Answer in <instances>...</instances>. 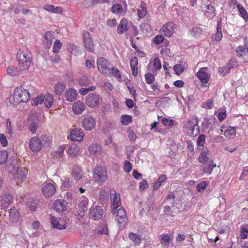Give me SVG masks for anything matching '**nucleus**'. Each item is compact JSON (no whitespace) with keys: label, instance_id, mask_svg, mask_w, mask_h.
I'll use <instances>...</instances> for the list:
<instances>
[{"label":"nucleus","instance_id":"f257e3e1","mask_svg":"<svg viewBox=\"0 0 248 248\" xmlns=\"http://www.w3.org/2000/svg\"><path fill=\"white\" fill-rule=\"evenodd\" d=\"M17 57L18 59V65L20 70L17 67L13 65L8 66L6 69V72L10 76H16L20 74V70H28L31 65V54L27 50L18 52Z\"/></svg>","mask_w":248,"mask_h":248},{"label":"nucleus","instance_id":"f03ea898","mask_svg":"<svg viewBox=\"0 0 248 248\" xmlns=\"http://www.w3.org/2000/svg\"><path fill=\"white\" fill-rule=\"evenodd\" d=\"M30 98V93L28 90L22 86L17 87L14 91L13 94L10 96V100H13L14 103L20 102H26Z\"/></svg>","mask_w":248,"mask_h":248},{"label":"nucleus","instance_id":"7ed1b4c3","mask_svg":"<svg viewBox=\"0 0 248 248\" xmlns=\"http://www.w3.org/2000/svg\"><path fill=\"white\" fill-rule=\"evenodd\" d=\"M197 117H193L184 123L185 128L188 135L194 137L199 132V126Z\"/></svg>","mask_w":248,"mask_h":248},{"label":"nucleus","instance_id":"20e7f679","mask_svg":"<svg viewBox=\"0 0 248 248\" xmlns=\"http://www.w3.org/2000/svg\"><path fill=\"white\" fill-rule=\"evenodd\" d=\"M97 65L98 71L106 76H110L113 66L106 58L100 57L97 60Z\"/></svg>","mask_w":248,"mask_h":248},{"label":"nucleus","instance_id":"39448f33","mask_svg":"<svg viewBox=\"0 0 248 248\" xmlns=\"http://www.w3.org/2000/svg\"><path fill=\"white\" fill-rule=\"evenodd\" d=\"M8 171L13 173L14 178L17 183H22L27 178L28 170L24 167H18L16 170L14 166L9 165Z\"/></svg>","mask_w":248,"mask_h":248},{"label":"nucleus","instance_id":"423d86ee","mask_svg":"<svg viewBox=\"0 0 248 248\" xmlns=\"http://www.w3.org/2000/svg\"><path fill=\"white\" fill-rule=\"evenodd\" d=\"M93 179L98 184L105 182L108 178L107 169L101 166H97L93 170Z\"/></svg>","mask_w":248,"mask_h":248},{"label":"nucleus","instance_id":"0eeeda50","mask_svg":"<svg viewBox=\"0 0 248 248\" xmlns=\"http://www.w3.org/2000/svg\"><path fill=\"white\" fill-rule=\"evenodd\" d=\"M196 76L202 84V87L207 88L209 87L211 73L209 72L207 67H204L200 68Z\"/></svg>","mask_w":248,"mask_h":248},{"label":"nucleus","instance_id":"6e6552de","mask_svg":"<svg viewBox=\"0 0 248 248\" xmlns=\"http://www.w3.org/2000/svg\"><path fill=\"white\" fill-rule=\"evenodd\" d=\"M112 213L115 215V220L119 224L124 226L127 220V215L125 210L123 208L119 209L111 210Z\"/></svg>","mask_w":248,"mask_h":248},{"label":"nucleus","instance_id":"1a4fd4ad","mask_svg":"<svg viewBox=\"0 0 248 248\" xmlns=\"http://www.w3.org/2000/svg\"><path fill=\"white\" fill-rule=\"evenodd\" d=\"M101 97L96 93H90L86 98V104L90 108H95L98 106Z\"/></svg>","mask_w":248,"mask_h":248},{"label":"nucleus","instance_id":"9d476101","mask_svg":"<svg viewBox=\"0 0 248 248\" xmlns=\"http://www.w3.org/2000/svg\"><path fill=\"white\" fill-rule=\"evenodd\" d=\"M29 147L32 152H39L42 148L41 139L36 136L32 137L29 142Z\"/></svg>","mask_w":248,"mask_h":248},{"label":"nucleus","instance_id":"9b49d317","mask_svg":"<svg viewBox=\"0 0 248 248\" xmlns=\"http://www.w3.org/2000/svg\"><path fill=\"white\" fill-rule=\"evenodd\" d=\"M56 191L55 183H46L42 188V193L45 197H50L53 195Z\"/></svg>","mask_w":248,"mask_h":248},{"label":"nucleus","instance_id":"f8f14e48","mask_svg":"<svg viewBox=\"0 0 248 248\" xmlns=\"http://www.w3.org/2000/svg\"><path fill=\"white\" fill-rule=\"evenodd\" d=\"M174 24L169 22L165 24L160 30V32L165 36L170 37L174 32Z\"/></svg>","mask_w":248,"mask_h":248},{"label":"nucleus","instance_id":"ddd939ff","mask_svg":"<svg viewBox=\"0 0 248 248\" xmlns=\"http://www.w3.org/2000/svg\"><path fill=\"white\" fill-rule=\"evenodd\" d=\"M110 198L111 200V210L117 209L120 205V196L119 194L116 193L114 189H111L110 191Z\"/></svg>","mask_w":248,"mask_h":248},{"label":"nucleus","instance_id":"4468645a","mask_svg":"<svg viewBox=\"0 0 248 248\" xmlns=\"http://www.w3.org/2000/svg\"><path fill=\"white\" fill-rule=\"evenodd\" d=\"M84 42L86 49L91 52L94 50V46L90 34L88 31H85L83 34Z\"/></svg>","mask_w":248,"mask_h":248},{"label":"nucleus","instance_id":"2eb2a0df","mask_svg":"<svg viewBox=\"0 0 248 248\" xmlns=\"http://www.w3.org/2000/svg\"><path fill=\"white\" fill-rule=\"evenodd\" d=\"M89 200L85 196H81L77 204L78 209L80 213H84L87 210Z\"/></svg>","mask_w":248,"mask_h":248},{"label":"nucleus","instance_id":"dca6fc26","mask_svg":"<svg viewBox=\"0 0 248 248\" xmlns=\"http://www.w3.org/2000/svg\"><path fill=\"white\" fill-rule=\"evenodd\" d=\"M103 214V210L99 206L92 207L90 210L89 215L93 219H98L100 218Z\"/></svg>","mask_w":248,"mask_h":248},{"label":"nucleus","instance_id":"f3484780","mask_svg":"<svg viewBox=\"0 0 248 248\" xmlns=\"http://www.w3.org/2000/svg\"><path fill=\"white\" fill-rule=\"evenodd\" d=\"M50 221L51 225L54 228L59 230H62L66 228L65 221L60 218L51 217H50Z\"/></svg>","mask_w":248,"mask_h":248},{"label":"nucleus","instance_id":"a211bd4d","mask_svg":"<svg viewBox=\"0 0 248 248\" xmlns=\"http://www.w3.org/2000/svg\"><path fill=\"white\" fill-rule=\"evenodd\" d=\"M96 124L95 120L92 117H85L82 122V126L86 130H91L94 128Z\"/></svg>","mask_w":248,"mask_h":248},{"label":"nucleus","instance_id":"6ab92c4d","mask_svg":"<svg viewBox=\"0 0 248 248\" xmlns=\"http://www.w3.org/2000/svg\"><path fill=\"white\" fill-rule=\"evenodd\" d=\"M236 53L239 57H242L248 53V39L247 37L244 38V45L237 47Z\"/></svg>","mask_w":248,"mask_h":248},{"label":"nucleus","instance_id":"aec40b11","mask_svg":"<svg viewBox=\"0 0 248 248\" xmlns=\"http://www.w3.org/2000/svg\"><path fill=\"white\" fill-rule=\"evenodd\" d=\"M13 196L10 194H5L0 197V208H5L12 202Z\"/></svg>","mask_w":248,"mask_h":248},{"label":"nucleus","instance_id":"412c9836","mask_svg":"<svg viewBox=\"0 0 248 248\" xmlns=\"http://www.w3.org/2000/svg\"><path fill=\"white\" fill-rule=\"evenodd\" d=\"M84 134L81 130L78 129H73L70 134V138L72 140L81 141L83 140Z\"/></svg>","mask_w":248,"mask_h":248},{"label":"nucleus","instance_id":"4be33fe9","mask_svg":"<svg viewBox=\"0 0 248 248\" xmlns=\"http://www.w3.org/2000/svg\"><path fill=\"white\" fill-rule=\"evenodd\" d=\"M224 125L221 126V131L224 132V135L226 138L230 139H233L236 135V129L234 127L229 126L226 129L223 130Z\"/></svg>","mask_w":248,"mask_h":248},{"label":"nucleus","instance_id":"5701e85b","mask_svg":"<svg viewBox=\"0 0 248 248\" xmlns=\"http://www.w3.org/2000/svg\"><path fill=\"white\" fill-rule=\"evenodd\" d=\"M209 153L207 148L203 147L201 150L198 160L202 164L206 163L209 160Z\"/></svg>","mask_w":248,"mask_h":248},{"label":"nucleus","instance_id":"b1692460","mask_svg":"<svg viewBox=\"0 0 248 248\" xmlns=\"http://www.w3.org/2000/svg\"><path fill=\"white\" fill-rule=\"evenodd\" d=\"M77 91L73 88L67 90L64 93V97L68 101L73 102L75 100L77 96Z\"/></svg>","mask_w":248,"mask_h":248},{"label":"nucleus","instance_id":"393cba45","mask_svg":"<svg viewBox=\"0 0 248 248\" xmlns=\"http://www.w3.org/2000/svg\"><path fill=\"white\" fill-rule=\"evenodd\" d=\"M205 16L208 18H212L216 16L215 8L211 4H206L202 8Z\"/></svg>","mask_w":248,"mask_h":248},{"label":"nucleus","instance_id":"a878e982","mask_svg":"<svg viewBox=\"0 0 248 248\" xmlns=\"http://www.w3.org/2000/svg\"><path fill=\"white\" fill-rule=\"evenodd\" d=\"M85 105L80 101L74 103L72 106V109L75 114H80L85 109Z\"/></svg>","mask_w":248,"mask_h":248},{"label":"nucleus","instance_id":"bb28decb","mask_svg":"<svg viewBox=\"0 0 248 248\" xmlns=\"http://www.w3.org/2000/svg\"><path fill=\"white\" fill-rule=\"evenodd\" d=\"M71 175L75 180L78 181L80 180L82 178V172L80 167L75 166L73 167Z\"/></svg>","mask_w":248,"mask_h":248},{"label":"nucleus","instance_id":"cd10ccee","mask_svg":"<svg viewBox=\"0 0 248 248\" xmlns=\"http://www.w3.org/2000/svg\"><path fill=\"white\" fill-rule=\"evenodd\" d=\"M101 151V147L97 144H93L88 147V152L90 155L98 156Z\"/></svg>","mask_w":248,"mask_h":248},{"label":"nucleus","instance_id":"c85d7f7f","mask_svg":"<svg viewBox=\"0 0 248 248\" xmlns=\"http://www.w3.org/2000/svg\"><path fill=\"white\" fill-rule=\"evenodd\" d=\"M43 103L44 106L46 108H50L52 106L54 103V97L50 93H47L45 95H43Z\"/></svg>","mask_w":248,"mask_h":248},{"label":"nucleus","instance_id":"c756f323","mask_svg":"<svg viewBox=\"0 0 248 248\" xmlns=\"http://www.w3.org/2000/svg\"><path fill=\"white\" fill-rule=\"evenodd\" d=\"M221 20L219 19L217 21V32L215 34L213 35L212 39L214 41L219 42L222 38V33L221 31Z\"/></svg>","mask_w":248,"mask_h":248},{"label":"nucleus","instance_id":"7c9ffc66","mask_svg":"<svg viewBox=\"0 0 248 248\" xmlns=\"http://www.w3.org/2000/svg\"><path fill=\"white\" fill-rule=\"evenodd\" d=\"M20 217L18 211L15 207L10 209L9 211V219L13 222H16Z\"/></svg>","mask_w":248,"mask_h":248},{"label":"nucleus","instance_id":"2f4dec72","mask_svg":"<svg viewBox=\"0 0 248 248\" xmlns=\"http://www.w3.org/2000/svg\"><path fill=\"white\" fill-rule=\"evenodd\" d=\"M44 9L46 11L55 14H61L63 11V9L61 7H55L52 4H46L45 5Z\"/></svg>","mask_w":248,"mask_h":248},{"label":"nucleus","instance_id":"473e14b6","mask_svg":"<svg viewBox=\"0 0 248 248\" xmlns=\"http://www.w3.org/2000/svg\"><path fill=\"white\" fill-rule=\"evenodd\" d=\"M128 22L126 19L123 18L118 26L117 32L119 34H122L128 30Z\"/></svg>","mask_w":248,"mask_h":248},{"label":"nucleus","instance_id":"72a5a7b5","mask_svg":"<svg viewBox=\"0 0 248 248\" xmlns=\"http://www.w3.org/2000/svg\"><path fill=\"white\" fill-rule=\"evenodd\" d=\"M53 207L58 212H62L66 209L63 200H57L53 202Z\"/></svg>","mask_w":248,"mask_h":248},{"label":"nucleus","instance_id":"f704fd0d","mask_svg":"<svg viewBox=\"0 0 248 248\" xmlns=\"http://www.w3.org/2000/svg\"><path fill=\"white\" fill-rule=\"evenodd\" d=\"M130 67L132 74L134 76H137L138 74V60L137 57H134L130 59Z\"/></svg>","mask_w":248,"mask_h":248},{"label":"nucleus","instance_id":"c9c22d12","mask_svg":"<svg viewBox=\"0 0 248 248\" xmlns=\"http://www.w3.org/2000/svg\"><path fill=\"white\" fill-rule=\"evenodd\" d=\"M203 164L204 165L202 166V170L204 172L209 174H211L213 168L216 167V165L214 163L212 160H210L208 163H204Z\"/></svg>","mask_w":248,"mask_h":248},{"label":"nucleus","instance_id":"e433bc0d","mask_svg":"<svg viewBox=\"0 0 248 248\" xmlns=\"http://www.w3.org/2000/svg\"><path fill=\"white\" fill-rule=\"evenodd\" d=\"M67 153L71 156L74 157L79 155L80 149L78 145L74 144H71L68 147Z\"/></svg>","mask_w":248,"mask_h":248},{"label":"nucleus","instance_id":"4c0bfd02","mask_svg":"<svg viewBox=\"0 0 248 248\" xmlns=\"http://www.w3.org/2000/svg\"><path fill=\"white\" fill-rule=\"evenodd\" d=\"M167 179V176L165 174H162L159 176V178L155 182L153 185L154 190H157L162 184Z\"/></svg>","mask_w":248,"mask_h":248},{"label":"nucleus","instance_id":"58836bf2","mask_svg":"<svg viewBox=\"0 0 248 248\" xmlns=\"http://www.w3.org/2000/svg\"><path fill=\"white\" fill-rule=\"evenodd\" d=\"M32 116L30 115L28 119V123H29V129L30 131L34 134L38 127V122L37 120H36L35 121L31 122Z\"/></svg>","mask_w":248,"mask_h":248},{"label":"nucleus","instance_id":"ea45409f","mask_svg":"<svg viewBox=\"0 0 248 248\" xmlns=\"http://www.w3.org/2000/svg\"><path fill=\"white\" fill-rule=\"evenodd\" d=\"M129 239L135 244V245H139L141 242V237L138 234L133 232H130L128 234Z\"/></svg>","mask_w":248,"mask_h":248},{"label":"nucleus","instance_id":"a19ab883","mask_svg":"<svg viewBox=\"0 0 248 248\" xmlns=\"http://www.w3.org/2000/svg\"><path fill=\"white\" fill-rule=\"evenodd\" d=\"M147 10L145 3L142 1L140 3V8L138 9V15L140 18H143L147 14Z\"/></svg>","mask_w":248,"mask_h":248},{"label":"nucleus","instance_id":"79ce46f5","mask_svg":"<svg viewBox=\"0 0 248 248\" xmlns=\"http://www.w3.org/2000/svg\"><path fill=\"white\" fill-rule=\"evenodd\" d=\"M41 143L42 144V148L48 147L51 143L50 137L47 135L43 136L41 139Z\"/></svg>","mask_w":248,"mask_h":248},{"label":"nucleus","instance_id":"37998d69","mask_svg":"<svg viewBox=\"0 0 248 248\" xmlns=\"http://www.w3.org/2000/svg\"><path fill=\"white\" fill-rule=\"evenodd\" d=\"M237 9L239 13V15L245 21H247L248 20V14L244 6L242 5H238Z\"/></svg>","mask_w":248,"mask_h":248},{"label":"nucleus","instance_id":"c03bdc74","mask_svg":"<svg viewBox=\"0 0 248 248\" xmlns=\"http://www.w3.org/2000/svg\"><path fill=\"white\" fill-rule=\"evenodd\" d=\"M65 85L62 83H57L55 87V92L57 95H61L64 91Z\"/></svg>","mask_w":248,"mask_h":248},{"label":"nucleus","instance_id":"a18cd8bd","mask_svg":"<svg viewBox=\"0 0 248 248\" xmlns=\"http://www.w3.org/2000/svg\"><path fill=\"white\" fill-rule=\"evenodd\" d=\"M37 201L33 199H30L27 202V205L31 211H34L37 207Z\"/></svg>","mask_w":248,"mask_h":248},{"label":"nucleus","instance_id":"49530a36","mask_svg":"<svg viewBox=\"0 0 248 248\" xmlns=\"http://www.w3.org/2000/svg\"><path fill=\"white\" fill-rule=\"evenodd\" d=\"M8 152L5 150L0 151V165L4 164L7 160Z\"/></svg>","mask_w":248,"mask_h":248},{"label":"nucleus","instance_id":"de8ad7c7","mask_svg":"<svg viewBox=\"0 0 248 248\" xmlns=\"http://www.w3.org/2000/svg\"><path fill=\"white\" fill-rule=\"evenodd\" d=\"M132 117L129 115H123L121 117V122L124 125H127L132 122Z\"/></svg>","mask_w":248,"mask_h":248},{"label":"nucleus","instance_id":"09e8293b","mask_svg":"<svg viewBox=\"0 0 248 248\" xmlns=\"http://www.w3.org/2000/svg\"><path fill=\"white\" fill-rule=\"evenodd\" d=\"M202 30L199 27H195L190 31V33L194 37H198L202 34Z\"/></svg>","mask_w":248,"mask_h":248},{"label":"nucleus","instance_id":"8fccbe9b","mask_svg":"<svg viewBox=\"0 0 248 248\" xmlns=\"http://www.w3.org/2000/svg\"><path fill=\"white\" fill-rule=\"evenodd\" d=\"M111 11L115 14H120L123 12V8L120 4L116 3L114 4L111 8Z\"/></svg>","mask_w":248,"mask_h":248},{"label":"nucleus","instance_id":"3c124183","mask_svg":"<svg viewBox=\"0 0 248 248\" xmlns=\"http://www.w3.org/2000/svg\"><path fill=\"white\" fill-rule=\"evenodd\" d=\"M248 236V228L244 225L241 226L240 227V237L242 239L247 238Z\"/></svg>","mask_w":248,"mask_h":248},{"label":"nucleus","instance_id":"603ef678","mask_svg":"<svg viewBox=\"0 0 248 248\" xmlns=\"http://www.w3.org/2000/svg\"><path fill=\"white\" fill-rule=\"evenodd\" d=\"M96 89L95 86H91L88 88H82L79 91V93L82 95H86L89 92L94 91Z\"/></svg>","mask_w":248,"mask_h":248},{"label":"nucleus","instance_id":"864d4df0","mask_svg":"<svg viewBox=\"0 0 248 248\" xmlns=\"http://www.w3.org/2000/svg\"><path fill=\"white\" fill-rule=\"evenodd\" d=\"M62 43L59 40H56L54 42L53 47V52L54 53L57 54L60 49L62 48Z\"/></svg>","mask_w":248,"mask_h":248},{"label":"nucleus","instance_id":"5fc2aeb1","mask_svg":"<svg viewBox=\"0 0 248 248\" xmlns=\"http://www.w3.org/2000/svg\"><path fill=\"white\" fill-rule=\"evenodd\" d=\"M43 102V95L37 96L32 100L31 104L32 106H37L38 105L42 104Z\"/></svg>","mask_w":248,"mask_h":248},{"label":"nucleus","instance_id":"6e6d98bb","mask_svg":"<svg viewBox=\"0 0 248 248\" xmlns=\"http://www.w3.org/2000/svg\"><path fill=\"white\" fill-rule=\"evenodd\" d=\"M152 63L155 70H159L161 68V62L158 58H155L152 61Z\"/></svg>","mask_w":248,"mask_h":248},{"label":"nucleus","instance_id":"4d7b16f0","mask_svg":"<svg viewBox=\"0 0 248 248\" xmlns=\"http://www.w3.org/2000/svg\"><path fill=\"white\" fill-rule=\"evenodd\" d=\"M170 237L168 235H164L161 237V243L165 247H168L170 243Z\"/></svg>","mask_w":248,"mask_h":248},{"label":"nucleus","instance_id":"13d9d810","mask_svg":"<svg viewBox=\"0 0 248 248\" xmlns=\"http://www.w3.org/2000/svg\"><path fill=\"white\" fill-rule=\"evenodd\" d=\"M145 79L146 83L149 84H152L155 80V76L151 73H147L145 74Z\"/></svg>","mask_w":248,"mask_h":248},{"label":"nucleus","instance_id":"bf43d9fd","mask_svg":"<svg viewBox=\"0 0 248 248\" xmlns=\"http://www.w3.org/2000/svg\"><path fill=\"white\" fill-rule=\"evenodd\" d=\"M248 178V167H244L239 178V180H244Z\"/></svg>","mask_w":248,"mask_h":248},{"label":"nucleus","instance_id":"052dcab7","mask_svg":"<svg viewBox=\"0 0 248 248\" xmlns=\"http://www.w3.org/2000/svg\"><path fill=\"white\" fill-rule=\"evenodd\" d=\"M162 123L165 126H172L174 125V121L170 118L164 117L162 119Z\"/></svg>","mask_w":248,"mask_h":248},{"label":"nucleus","instance_id":"680f3d73","mask_svg":"<svg viewBox=\"0 0 248 248\" xmlns=\"http://www.w3.org/2000/svg\"><path fill=\"white\" fill-rule=\"evenodd\" d=\"M6 130L7 134L11 136L13 134V130L12 128L11 123L9 119H7L6 121Z\"/></svg>","mask_w":248,"mask_h":248},{"label":"nucleus","instance_id":"e2e57ef3","mask_svg":"<svg viewBox=\"0 0 248 248\" xmlns=\"http://www.w3.org/2000/svg\"><path fill=\"white\" fill-rule=\"evenodd\" d=\"M226 111L225 109H221L217 113V118L219 121H222L226 118Z\"/></svg>","mask_w":248,"mask_h":248},{"label":"nucleus","instance_id":"0e129e2a","mask_svg":"<svg viewBox=\"0 0 248 248\" xmlns=\"http://www.w3.org/2000/svg\"><path fill=\"white\" fill-rule=\"evenodd\" d=\"M90 79L86 76L82 77L78 80V84L81 86H85L89 84Z\"/></svg>","mask_w":248,"mask_h":248},{"label":"nucleus","instance_id":"69168bd1","mask_svg":"<svg viewBox=\"0 0 248 248\" xmlns=\"http://www.w3.org/2000/svg\"><path fill=\"white\" fill-rule=\"evenodd\" d=\"M53 38V34L50 32H46L45 35V39L46 41L47 45L50 46L51 45Z\"/></svg>","mask_w":248,"mask_h":248},{"label":"nucleus","instance_id":"338daca9","mask_svg":"<svg viewBox=\"0 0 248 248\" xmlns=\"http://www.w3.org/2000/svg\"><path fill=\"white\" fill-rule=\"evenodd\" d=\"M164 40V37L161 35H157L153 39V42L156 45L161 44Z\"/></svg>","mask_w":248,"mask_h":248},{"label":"nucleus","instance_id":"774afa93","mask_svg":"<svg viewBox=\"0 0 248 248\" xmlns=\"http://www.w3.org/2000/svg\"><path fill=\"white\" fill-rule=\"evenodd\" d=\"M205 136L203 134H201L197 141V145L199 146H203L205 143Z\"/></svg>","mask_w":248,"mask_h":248}]
</instances>
